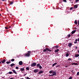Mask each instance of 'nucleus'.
<instances>
[{
  "mask_svg": "<svg viewBox=\"0 0 79 79\" xmlns=\"http://www.w3.org/2000/svg\"><path fill=\"white\" fill-rule=\"evenodd\" d=\"M31 53L30 51H29L28 52V53L25 54V56H30V53Z\"/></svg>",
  "mask_w": 79,
  "mask_h": 79,
  "instance_id": "f257e3e1",
  "label": "nucleus"
},
{
  "mask_svg": "<svg viewBox=\"0 0 79 79\" xmlns=\"http://www.w3.org/2000/svg\"><path fill=\"white\" fill-rule=\"evenodd\" d=\"M36 67L37 68H39L40 69H42V67L41 66V65H40V64H37V65H36Z\"/></svg>",
  "mask_w": 79,
  "mask_h": 79,
  "instance_id": "f03ea898",
  "label": "nucleus"
},
{
  "mask_svg": "<svg viewBox=\"0 0 79 79\" xmlns=\"http://www.w3.org/2000/svg\"><path fill=\"white\" fill-rule=\"evenodd\" d=\"M36 64H37L36 63L34 62L32 63L31 65V67H34V66H36Z\"/></svg>",
  "mask_w": 79,
  "mask_h": 79,
  "instance_id": "7ed1b4c3",
  "label": "nucleus"
},
{
  "mask_svg": "<svg viewBox=\"0 0 79 79\" xmlns=\"http://www.w3.org/2000/svg\"><path fill=\"white\" fill-rule=\"evenodd\" d=\"M72 45H73V44H72V43H69L68 44V47H69L70 48H71V47Z\"/></svg>",
  "mask_w": 79,
  "mask_h": 79,
  "instance_id": "20e7f679",
  "label": "nucleus"
},
{
  "mask_svg": "<svg viewBox=\"0 0 79 79\" xmlns=\"http://www.w3.org/2000/svg\"><path fill=\"white\" fill-rule=\"evenodd\" d=\"M56 71L52 72V76H56Z\"/></svg>",
  "mask_w": 79,
  "mask_h": 79,
  "instance_id": "39448f33",
  "label": "nucleus"
},
{
  "mask_svg": "<svg viewBox=\"0 0 79 79\" xmlns=\"http://www.w3.org/2000/svg\"><path fill=\"white\" fill-rule=\"evenodd\" d=\"M38 71H39V69H35L34 70V73H37V72H38Z\"/></svg>",
  "mask_w": 79,
  "mask_h": 79,
  "instance_id": "423d86ee",
  "label": "nucleus"
},
{
  "mask_svg": "<svg viewBox=\"0 0 79 79\" xmlns=\"http://www.w3.org/2000/svg\"><path fill=\"white\" fill-rule=\"evenodd\" d=\"M19 65H23V61H19Z\"/></svg>",
  "mask_w": 79,
  "mask_h": 79,
  "instance_id": "0eeeda50",
  "label": "nucleus"
},
{
  "mask_svg": "<svg viewBox=\"0 0 79 79\" xmlns=\"http://www.w3.org/2000/svg\"><path fill=\"white\" fill-rule=\"evenodd\" d=\"M5 61H6L5 59H4L2 60H1V62L2 63H5Z\"/></svg>",
  "mask_w": 79,
  "mask_h": 79,
  "instance_id": "6e6552de",
  "label": "nucleus"
},
{
  "mask_svg": "<svg viewBox=\"0 0 79 79\" xmlns=\"http://www.w3.org/2000/svg\"><path fill=\"white\" fill-rule=\"evenodd\" d=\"M77 6H78V5H75L74 6V8L75 9L77 8Z\"/></svg>",
  "mask_w": 79,
  "mask_h": 79,
  "instance_id": "1a4fd4ad",
  "label": "nucleus"
},
{
  "mask_svg": "<svg viewBox=\"0 0 79 79\" xmlns=\"http://www.w3.org/2000/svg\"><path fill=\"white\" fill-rule=\"evenodd\" d=\"M76 32V30H73L71 32V34H74V33H75Z\"/></svg>",
  "mask_w": 79,
  "mask_h": 79,
  "instance_id": "9d476101",
  "label": "nucleus"
},
{
  "mask_svg": "<svg viewBox=\"0 0 79 79\" xmlns=\"http://www.w3.org/2000/svg\"><path fill=\"white\" fill-rule=\"evenodd\" d=\"M46 50H47V51H48V52H52V50L49 49L48 48H46Z\"/></svg>",
  "mask_w": 79,
  "mask_h": 79,
  "instance_id": "9b49d317",
  "label": "nucleus"
},
{
  "mask_svg": "<svg viewBox=\"0 0 79 79\" xmlns=\"http://www.w3.org/2000/svg\"><path fill=\"white\" fill-rule=\"evenodd\" d=\"M74 23L76 25H77V21L75 20L74 22Z\"/></svg>",
  "mask_w": 79,
  "mask_h": 79,
  "instance_id": "f8f14e48",
  "label": "nucleus"
},
{
  "mask_svg": "<svg viewBox=\"0 0 79 79\" xmlns=\"http://www.w3.org/2000/svg\"><path fill=\"white\" fill-rule=\"evenodd\" d=\"M72 65H73V64H74L75 65H78V64L76 63H73L72 64Z\"/></svg>",
  "mask_w": 79,
  "mask_h": 79,
  "instance_id": "ddd939ff",
  "label": "nucleus"
},
{
  "mask_svg": "<svg viewBox=\"0 0 79 79\" xmlns=\"http://www.w3.org/2000/svg\"><path fill=\"white\" fill-rule=\"evenodd\" d=\"M57 64V63H54V64H53L52 65V67H53V66H55V65H56V64Z\"/></svg>",
  "mask_w": 79,
  "mask_h": 79,
  "instance_id": "4468645a",
  "label": "nucleus"
},
{
  "mask_svg": "<svg viewBox=\"0 0 79 79\" xmlns=\"http://www.w3.org/2000/svg\"><path fill=\"white\" fill-rule=\"evenodd\" d=\"M55 52L56 53H57V52H59V49H57V50H55Z\"/></svg>",
  "mask_w": 79,
  "mask_h": 79,
  "instance_id": "2eb2a0df",
  "label": "nucleus"
},
{
  "mask_svg": "<svg viewBox=\"0 0 79 79\" xmlns=\"http://www.w3.org/2000/svg\"><path fill=\"white\" fill-rule=\"evenodd\" d=\"M15 64L14 63H12L10 65V66L11 67H12L13 66H15Z\"/></svg>",
  "mask_w": 79,
  "mask_h": 79,
  "instance_id": "dca6fc26",
  "label": "nucleus"
},
{
  "mask_svg": "<svg viewBox=\"0 0 79 79\" xmlns=\"http://www.w3.org/2000/svg\"><path fill=\"white\" fill-rule=\"evenodd\" d=\"M12 71H13V72L15 74H17V73H16V71H15V70H12Z\"/></svg>",
  "mask_w": 79,
  "mask_h": 79,
  "instance_id": "f3484780",
  "label": "nucleus"
},
{
  "mask_svg": "<svg viewBox=\"0 0 79 79\" xmlns=\"http://www.w3.org/2000/svg\"><path fill=\"white\" fill-rule=\"evenodd\" d=\"M20 70H21V71H24V68H22L20 69Z\"/></svg>",
  "mask_w": 79,
  "mask_h": 79,
  "instance_id": "a211bd4d",
  "label": "nucleus"
},
{
  "mask_svg": "<svg viewBox=\"0 0 79 79\" xmlns=\"http://www.w3.org/2000/svg\"><path fill=\"white\" fill-rule=\"evenodd\" d=\"M43 73V71H40L38 73H39L40 74H42Z\"/></svg>",
  "mask_w": 79,
  "mask_h": 79,
  "instance_id": "6ab92c4d",
  "label": "nucleus"
},
{
  "mask_svg": "<svg viewBox=\"0 0 79 79\" xmlns=\"http://www.w3.org/2000/svg\"><path fill=\"white\" fill-rule=\"evenodd\" d=\"M78 56H79V54H77L75 56V57H76V58H77V57H78Z\"/></svg>",
  "mask_w": 79,
  "mask_h": 79,
  "instance_id": "aec40b11",
  "label": "nucleus"
},
{
  "mask_svg": "<svg viewBox=\"0 0 79 79\" xmlns=\"http://www.w3.org/2000/svg\"><path fill=\"white\" fill-rule=\"evenodd\" d=\"M8 25H7L6 27H5V29H8Z\"/></svg>",
  "mask_w": 79,
  "mask_h": 79,
  "instance_id": "412c9836",
  "label": "nucleus"
},
{
  "mask_svg": "<svg viewBox=\"0 0 79 79\" xmlns=\"http://www.w3.org/2000/svg\"><path fill=\"white\" fill-rule=\"evenodd\" d=\"M13 2H10V5H13Z\"/></svg>",
  "mask_w": 79,
  "mask_h": 79,
  "instance_id": "4be33fe9",
  "label": "nucleus"
},
{
  "mask_svg": "<svg viewBox=\"0 0 79 79\" xmlns=\"http://www.w3.org/2000/svg\"><path fill=\"white\" fill-rule=\"evenodd\" d=\"M26 70H27L28 71L29 70V68L28 67H27L26 68Z\"/></svg>",
  "mask_w": 79,
  "mask_h": 79,
  "instance_id": "5701e85b",
  "label": "nucleus"
},
{
  "mask_svg": "<svg viewBox=\"0 0 79 79\" xmlns=\"http://www.w3.org/2000/svg\"><path fill=\"white\" fill-rule=\"evenodd\" d=\"M66 57H68V56H69V54H68V53H67L66 54Z\"/></svg>",
  "mask_w": 79,
  "mask_h": 79,
  "instance_id": "b1692460",
  "label": "nucleus"
},
{
  "mask_svg": "<svg viewBox=\"0 0 79 79\" xmlns=\"http://www.w3.org/2000/svg\"><path fill=\"white\" fill-rule=\"evenodd\" d=\"M67 35L68 38H69V37H71V35L70 34H69L68 35Z\"/></svg>",
  "mask_w": 79,
  "mask_h": 79,
  "instance_id": "393cba45",
  "label": "nucleus"
},
{
  "mask_svg": "<svg viewBox=\"0 0 79 79\" xmlns=\"http://www.w3.org/2000/svg\"><path fill=\"white\" fill-rule=\"evenodd\" d=\"M6 64H10V62L7 61L6 62Z\"/></svg>",
  "mask_w": 79,
  "mask_h": 79,
  "instance_id": "a878e982",
  "label": "nucleus"
},
{
  "mask_svg": "<svg viewBox=\"0 0 79 79\" xmlns=\"http://www.w3.org/2000/svg\"><path fill=\"white\" fill-rule=\"evenodd\" d=\"M15 61V59H12L11 60V61Z\"/></svg>",
  "mask_w": 79,
  "mask_h": 79,
  "instance_id": "bb28decb",
  "label": "nucleus"
},
{
  "mask_svg": "<svg viewBox=\"0 0 79 79\" xmlns=\"http://www.w3.org/2000/svg\"><path fill=\"white\" fill-rule=\"evenodd\" d=\"M15 69H19V67L18 66H16L15 67Z\"/></svg>",
  "mask_w": 79,
  "mask_h": 79,
  "instance_id": "cd10ccee",
  "label": "nucleus"
},
{
  "mask_svg": "<svg viewBox=\"0 0 79 79\" xmlns=\"http://www.w3.org/2000/svg\"><path fill=\"white\" fill-rule=\"evenodd\" d=\"M9 73L10 74H12V72H9Z\"/></svg>",
  "mask_w": 79,
  "mask_h": 79,
  "instance_id": "c85d7f7f",
  "label": "nucleus"
},
{
  "mask_svg": "<svg viewBox=\"0 0 79 79\" xmlns=\"http://www.w3.org/2000/svg\"><path fill=\"white\" fill-rule=\"evenodd\" d=\"M73 9V7H70V10H72V9Z\"/></svg>",
  "mask_w": 79,
  "mask_h": 79,
  "instance_id": "c756f323",
  "label": "nucleus"
},
{
  "mask_svg": "<svg viewBox=\"0 0 79 79\" xmlns=\"http://www.w3.org/2000/svg\"><path fill=\"white\" fill-rule=\"evenodd\" d=\"M47 50H46V49H44L43 50V52H46V51Z\"/></svg>",
  "mask_w": 79,
  "mask_h": 79,
  "instance_id": "7c9ffc66",
  "label": "nucleus"
},
{
  "mask_svg": "<svg viewBox=\"0 0 79 79\" xmlns=\"http://www.w3.org/2000/svg\"><path fill=\"white\" fill-rule=\"evenodd\" d=\"M52 73H53V72H52V71H49V73H50V74H52Z\"/></svg>",
  "mask_w": 79,
  "mask_h": 79,
  "instance_id": "2f4dec72",
  "label": "nucleus"
},
{
  "mask_svg": "<svg viewBox=\"0 0 79 79\" xmlns=\"http://www.w3.org/2000/svg\"><path fill=\"white\" fill-rule=\"evenodd\" d=\"M77 76H79V72H78L77 73Z\"/></svg>",
  "mask_w": 79,
  "mask_h": 79,
  "instance_id": "473e14b6",
  "label": "nucleus"
},
{
  "mask_svg": "<svg viewBox=\"0 0 79 79\" xmlns=\"http://www.w3.org/2000/svg\"><path fill=\"white\" fill-rule=\"evenodd\" d=\"M56 68H58V67H60V65H56Z\"/></svg>",
  "mask_w": 79,
  "mask_h": 79,
  "instance_id": "72a5a7b5",
  "label": "nucleus"
},
{
  "mask_svg": "<svg viewBox=\"0 0 79 79\" xmlns=\"http://www.w3.org/2000/svg\"><path fill=\"white\" fill-rule=\"evenodd\" d=\"M68 61H71V58H69L68 59Z\"/></svg>",
  "mask_w": 79,
  "mask_h": 79,
  "instance_id": "f704fd0d",
  "label": "nucleus"
},
{
  "mask_svg": "<svg viewBox=\"0 0 79 79\" xmlns=\"http://www.w3.org/2000/svg\"><path fill=\"white\" fill-rule=\"evenodd\" d=\"M56 48H58V46H56Z\"/></svg>",
  "mask_w": 79,
  "mask_h": 79,
  "instance_id": "c9c22d12",
  "label": "nucleus"
},
{
  "mask_svg": "<svg viewBox=\"0 0 79 79\" xmlns=\"http://www.w3.org/2000/svg\"><path fill=\"white\" fill-rule=\"evenodd\" d=\"M63 2H66V0H63Z\"/></svg>",
  "mask_w": 79,
  "mask_h": 79,
  "instance_id": "e433bc0d",
  "label": "nucleus"
},
{
  "mask_svg": "<svg viewBox=\"0 0 79 79\" xmlns=\"http://www.w3.org/2000/svg\"><path fill=\"white\" fill-rule=\"evenodd\" d=\"M68 79H73V78H72V77H70Z\"/></svg>",
  "mask_w": 79,
  "mask_h": 79,
  "instance_id": "4c0bfd02",
  "label": "nucleus"
},
{
  "mask_svg": "<svg viewBox=\"0 0 79 79\" xmlns=\"http://www.w3.org/2000/svg\"><path fill=\"white\" fill-rule=\"evenodd\" d=\"M49 76H53V74L52 75H49Z\"/></svg>",
  "mask_w": 79,
  "mask_h": 79,
  "instance_id": "58836bf2",
  "label": "nucleus"
},
{
  "mask_svg": "<svg viewBox=\"0 0 79 79\" xmlns=\"http://www.w3.org/2000/svg\"><path fill=\"white\" fill-rule=\"evenodd\" d=\"M27 77V79H31V78L28 77Z\"/></svg>",
  "mask_w": 79,
  "mask_h": 79,
  "instance_id": "ea45409f",
  "label": "nucleus"
},
{
  "mask_svg": "<svg viewBox=\"0 0 79 79\" xmlns=\"http://www.w3.org/2000/svg\"><path fill=\"white\" fill-rule=\"evenodd\" d=\"M79 0H76L75 1V2H78V1H79Z\"/></svg>",
  "mask_w": 79,
  "mask_h": 79,
  "instance_id": "a19ab883",
  "label": "nucleus"
},
{
  "mask_svg": "<svg viewBox=\"0 0 79 79\" xmlns=\"http://www.w3.org/2000/svg\"><path fill=\"white\" fill-rule=\"evenodd\" d=\"M75 49H77V47L76 46L75 47Z\"/></svg>",
  "mask_w": 79,
  "mask_h": 79,
  "instance_id": "79ce46f5",
  "label": "nucleus"
},
{
  "mask_svg": "<svg viewBox=\"0 0 79 79\" xmlns=\"http://www.w3.org/2000/svg\"><path fill=\"white\" fill-rule=\"evenodd\" d=\"M75 41L76 42H77V39H76V40H75Z\"/></svg>",
  "mask_w": 79,
  "mask_h": 79,
  "instance_id": "37998d69",
  "label": "nucleus"
},
{
  "mask_svg": "<svg viewBox=\"0 0 79 79\" xmlns=\"http://www.w3.org/2000/svg\"><path fill=\"white\" fill-rule=\"evenodd\" d=\"M77 42L76 41L74 42V44H77Z\"/></svg>",
  "mask_w": 79,
  "mask_h": 79,
  "instance_id": "c03bdc74",
  "label": "nucleus"
},
{
  "mask_svg": "<svg viewBox=\"0 0 79 79\" xmlns=\"http://www.w3.org/2000/svg\"><path fill=\"white\" fill-rule=\"evenodd\" d=\"M78 25H79V20H78Z\"/></svg>",
  "mask_w": 79,
  "mask_h": 79,
  "instance_id": "a18cd8bd",
  "label": "nucleus"
},
{
  "mask_svg": "<svg viewBox=\"0 0 79 79\" xmlns=\"http://www.w3.org/2000/svg\"><path fill=\"white\" fill-rule=\"evenodd\" d=\"M8 28H11V26H10L8 27Z\"/></svg>",
  "mask_w": 79,
  "mask_h": 79,
  "instance_id": "49530a36",
  "label": "nucleus"
},
{
  "mask_svg": "<svg viewBox=\"0 0 79 79\" xmlns=\"http://www.w3.org/2000/svg\"><path fill=\"white\" fill-rule=\"evenodd\" d=\"M68 66L67 65H66V66H65V67H66V68H67V67H68Z\"/></svg>",
  "mask_w": 79,
  "mask_h": 79,
  "instance_id": "de8ad7c7",
  "label": "nucleus"
},
{
  "mask_svg": "<svg viewBox=\"0 0 79 79\" xmlns=\"http://www.w3.org/2000/svg\"><path fill=\"white\" fill-rule=\"evenodd\" d=\"M26 74H24V76H26Z\"/></svg>",
  "mask_w": 79,
  "mask_h": 79,
  "instance_id": "09e8293b",
  "label": "nucleus"
},
{
  "mask_svg": "<svg viewBox=\"0 0 79 79\" xmlns=\"http://www.w3.org/2000/svg\"><path fill=\"white\" fill-rule=\"evenodd\" d=\"M10 79H13V78H10Z\"/></svg>",
  "mask_w": 79,
  "mask_h": 79,
  "instance_id": "8fccbe9b",
  "label": "nucleus"
},
{
  "mask_svg": "<svg viewBox=\"0 0 79 79\" xmlns=\"http://www.w3.org/2000/svg\"><path fill=\"white\" fill-rule=\"evenodd\" d=\"M78 52L79 53V50L78 51Z\"/></svg>",
  "mask_w": 79,
  "mask_h": 79,
  "instance_id": "3c124183",
  "label": "nucleus"
},
{
  "mask_svg": "<svg viewBox=\"0 0 79 79\" xmlns=\"http://www.w3.org/2000/svg\"><path fill=\"white\" fill-rule=\"evenodd\" d=\"M9 62H10V63H11V61L10 60H9Z\"/></svg>",
  "mask_w": 79,
  "mask_h": 79,
  "instance_id": "603ef678",
  "label": "nucleus"
},
{
  "mask_svg": "<svg viewBox=\"0 0 79 79\" xmlns=\"http://www.w3.org/2000/svg\"><path fill=\"white\" fill-rule=\"evenodd\" d=\"M0 64H1V62L0 61Z\"/></svg>",
  "mask_w": 79,
  "mask_h": 79,
  "instance_id": "864d4df0",
  "label": "nucleus"
},
{
  "mask_svg": "<svg viewBox=\"0 0 79 79\" xmlns=\"http://www.w3.org/2000/svg\"><path fill=\"white\" fill-rule=\"evenodd\" d=\"M2 0V1H4V0Z\"/></svg>",
  "mask_w": 79,
  "mask_h": 79,
  "instance_id": "5fc2aeb1",
  "label": "nucleus"
},
{
  "mask_svg": "<svg viewBox=\"0 0 79 79\" xmlns=\"http://www.w3.org/2000/svg\"><path fill=\"white\" fill-rule=\"evenodd\" d=\"M0 16H1V14H0Z\"/></svg>",
  "mask_w": 79,
  "mask_h": 79,
  "instance_id": "6e6d98bb",
  "label": "nucleus"
},
{
  "mask_svg": "<svg viewBox=\"0 0 79 79\" xmlns=\"http://www.w3.org/2000/svg\"><path fill=\"white\" fill-rule=\"evenodd\" d=\"M78 26H79V24L78 25Z\"/></svg>",
  "mask_w": 79,
  "mask_h": 79,
  "instance_id": "4d7b16f0",
  "label": "nucleus"
},
{
  "mask_svg": "<svg viewBox=\"0 0 79 79\" xmlns=\"http://www.w3.org/2000/svg\"><path fill=\"white\" fill-rule=\"evenodd\" d=\"M78 59H79V57H78Z\"/></svg>",
  "mask_w": 79,
  "mask_h": 79,
  "instance_id": "13d9d810",
  "label": "nucleus"
},
{
  "mask_svg": "<svg viewBox=\"0 0 79 79\" xmlns=\"http://www.w3.org/2000/svg\"><path fill=\"white\" fill-rule=\"evenodd\" d=\"M75 29H77V28H75Z\"/></svg>",
  "mask_w": 79,
  "mask_h": 79,
  "instance_id": "bf43d9fd",
  "label": "nucleus"
}]
</instances>
